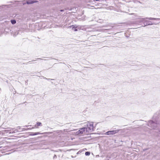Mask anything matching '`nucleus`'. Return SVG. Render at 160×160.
<instances>
[{"mask_svg": "<svg viewBox=\"0 0 160 160\" xmlns=\"http://www.w3.org/2000/svg\"><path fill=\"white\" fill-rule=\"evenodd\" d=\"M86 128H81L79 130L76 132H72V134L76 135H79L82 134L84 132L85 133Z\"/></svg>", "mask_w": 160, "mask_h": 160, "instance_id": "f03ea898", "label": "nucleus"}, {"mask_svg": "<svg viewBox=\"0 0 160 160\" xmlns=\"http://www.w3.org/2000/svg\"><path fill=\"white\" fill-rule=\"evenodd\" d=\"M147 19H148L150 20H156L157 21H160V18H146Z\"/></svg>", "mask_w": 160, "mask_h": 160, "instance_id": "423d86ee", "label": "nucleus"}, {"mask_svg": "<svg viewBox=\"0 0 160 160\" xmlns=\"http://www.w3.org/2000/svg\"><path fill=\"white\" fill-rule=\"evenodd\" d=\"M16 33H17L16 34L17 35L18 34V33H17V32H16Z\"/></svg>", "mask_w": 160, "mask_h": 160, "instance_id": "aec40b11", "label": "nucleus"}, {"mask_svg": "<svg viewBox=\"0 0 160 160\" xmlns=\"http://www.w3.org/2000/svg\"><path fill=\"white\" fill-rule=\"evenodd\" d=\"M90 154V152H87L85 153V155L86 156H89Z\"/></svg>", "mask_w": 160, "mask_h": 160, "instance_id": "4468645a", "label": "nucleus"}, {"mask_svg": "<svg viewBox=\"0 0 160 160\" xmlns=\"http://www.w3.org/2000/svg\"><path fill=\"white\" fill-rule=\"evenodd\" d=\"M31 129V128H28V129Z\"/></svg>", "mask_w": 160, "mask_h": 160, "instance_id": "6ab92c4d", "label": "nucleus"}, {"mask_svg": "<svg viewBox=\"0 0 160 160\" xmlns=\"http://www.w3.org/2000/svg\"><path fill=\"white\" fill-rule=\"evenodd\" d=\"M159 23V22H153V23H148V24H147L146 25H145L144 26H147V25H152L153 24H158Z\"/></svg>", "mask_w": 160, "mask_h": 160, "instance_id": "6e6552de", "label": "nucleus"}, {"mask_svg": "<svg viewBox=\"0 0 160 160\" xmlns=\"http://www.w3.org/2000/svg\"><path fill=\"white\" fill-rule=\"evenodd\" d=\"M11 22L12 24H15L16 22V21L15 20H11Z\"/></svg>", "mask_w": 160, "mask_h": 160, "instance_id": "9b49d317", "label": "nucleus"}, {"mask_svg": "<svg viewBox=\"0 0 160 160\" xmlns=\"http://www.w3.org/2000/svg\"><path fill=\"white\" fill-rule=\"evenodd\" d=\"M36 124L37 125V126H42V124L41 122H37V123Z\"/></svg>", "mask_w": 160, "mask_h": 160, "instance_id": "ddd939ff", "label": "nucleus"}, {"mask_svg": "<svg viewBox=\"0 0 160 160\" xmlns=\"http://www.w3.org/2000/svg\"><path fill=\"white\" fill-rule=\"evenodd\" d=\"M87 127L86 128L85 132H90L92 131L93 129V124L92 123H88L87 124Z\"/></svg>", "mask_w": 160, "mask_h": 160, "instance_id": "f257e3e1", "label": "nucleus"}, {"mask_svg": "<svg viewBox=\"0 0 160 160\" xmlns=\"http://www.w3.org/2000/svg\"><path fill=\"white\" fill-rule=\"evenodd\" d=\"M119 131V130H117L108 131L105 133V134L107 135H113L118 132Z\"/></svg>", "mask_w": 160, "mask_h": 160, "instance_id": "20e7f679", "label": "nucleus"}, {"mask_svg": "<svg viewBox=\"0 0 160 160\" xmlns=\"http://www.w3.org/2000/svg\"><path fill=\"white\" fill-rule=\"evenodd\" d=\"M38 126H37V125L36 124V125H35V126H34V128H38Z\"/></svg>", "mask_w": 160, "mask_h": 160, "instance_id": "2eb2a0df", "label": "nucleus"}, {"mask_svg": "<svg viewBox=\"0 0 160 160\" xmlns=\"http://www.w3.org/2000/svg\"><path fill=\"white\" fill-rule=\"evenodd\" d=\"M139 22H142L144 21V20H145V18H140L139 19Z\"/></svg>", "mask_w": 160, "mask_h": 160, "instance_id": "f8f14e48", "label": "nucleus"}, {"mask_svg": "<svg viewBox=\"0 0 160 160\" xmlns=\"http://www.w3.org/2000/svg\"><path fill=\"white\" fill-rule=\"evenodd\" d=\"M74 31H77V29H75Z\"/></svg>", "mask_w": 160, "mask_h": 160, "instance_id": "f3484780", "label": "nucleus"}, {"mask_svg": "<svg viewBox=\"0 0 160 160\" xmlns=\"http://www.w3.org/2000/svg\"><path fill=\"white\" fill-rule=\"evenodd\" d=\"M77 28V27H76V26H75L74 25H72V26H69L68 27V28Z\"/></svg>", "mask_w": 160, "mask_h": 160, "instance_id": "9d476101", "label": "nucleus"}, {"mask_svg": "<svg viewBox=\"0 0 160 160\" xmlns=\"http://www.w3.org/2000/svg\"><path fill=\"white\" fill-rule=\"evenodd\" d=\"M43 133H40L39 132H36L35 133L32 132L30 134V135L33 136L35 135H37L38 134H42Z\"/></svg>", "mask_w": 160, "mask_h": 160, "instance_id": "0eeeda50", "label": "nucleus"}, {"mask_svg": "<svg viewBox=\"0 0 160 160\" xmlns=\"http://www.w3.org/2000/svg\"><path fill=\"white\" fill-rule=\"evenodd\" d=\"M37 2V1H35L32 0H28L27 1V3L28 4H31Z\"/></svg>", "mask_w": 160, "mask_h": 160, "instance_id": "39448f33", "label": "nucleus"}, {"mask_svg": "<svg viewBox=\"0 0 160 160\" xmlns=\"http://www.w3.org/2000/svg\"><path fill=\"white\" fill-rule=\"evenodd\" d=\"M1 88H0V90H1Z\"/></svg>", "mask_w": 160, "mask_h": 160, "instance_id": "412c9836", "label": "nucleus"}, {"mask_svg": "<svg viewBox=\"0 0 160 160\" xmlns=\"http://www.w3.org/2000/svg\"><path fill=\"white\" fill-rule=\"evenodd\" d=\"M146 19H147L146 18H145V20H144V21L145 22H147V20H146Z\"/></svg>", "mask_w": 160, "mask_h": 160, "instance_id": "dca6fc26", "label": "nucleus"}, {"mask_svg": "<svg viewBox=\"0 0 160 160\" xmlns=\"http://www.w3.org/2000/svg\"><path fill=\"white\" fill-rule=\"evenodd\" d=\"M18 129H15L14 131L12 132H10V133H16V132H18Z\"/></svg>", "mask_w": 160, "mask_h": 160, "instance_id": "1a4fd4ad", "label": "nucleus"}, {"mask_svg": "<svg viewBox=\"0 0 160 160\" xmlns=\"http://www.w3.org/2000/svg\"><path fill=\"white\" fill-rule=\"evenodd\" d=\"M34 128H35L34 127H33L32 128H31V129H33Z\"/></svg>", "mask_w": 160, "mask_h": 160, "instance_id": "a211bd4d", "label": "nucleus"}, {"mask_svg": "<svg viewBox=\"0 0 160 160\" xmlns=\"http://www.w3.org/2000/svg\"><path fill=\"white\" fill-rule=\"evenodd\" d=\"M148 125L150 127L152 128L153 129H155V128L157 127V123L152 121H149Z\"/></svg>", "mask_w": 160, "mask_h": 160, "instance_id": "7ed1b4c3", "label": "nucleus"}]
</instances>
